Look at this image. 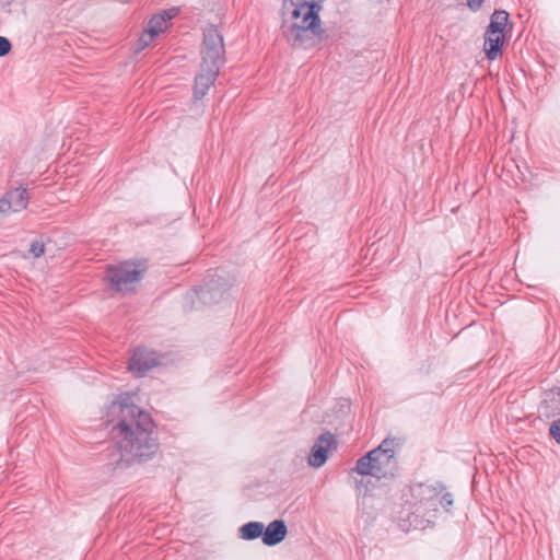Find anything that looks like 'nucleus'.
Masks as SVG:
<instances>
[{"label": "nucleus", "mask_w": 560, "mask_h": 560, "mask_svg": "<svg viewBox=\"0 0 560 560\" xmlns=\"http://www.w3.org/2000/svg\"><path fill=\"white\" fill-rule=\"evenodd\" d=\"M218 294H219V290L213 285H209L207 290H201L200 299L203 302H215L217 303L221 300V295L219 298H217Z\"/></svg>", "instance_id": "obj_18"}, {"label": "nucleus", "mask_w": 560, "mask_h": 560, "mask_svg": "<svg viewBox=\"0 0 560 560\" xmlns=\"http://www.w3.org/2000/svg\"><path fill=\"white\" fill-rule=\"evenodd\" d=\"M398 469L396 456L384 454V450H372L360 457L354 471L362 476H372L377 479L393 477Z\"/></svg>", "instance_id": "obj_3"}, {"label": "nucleus", "mask_w": 560, "mask_h": 560, "mask_svg": "<svg viewBox=\"0 0 560 560\" xmlns=\"http://www.w3.org/2000/svg\"><path fill=\"white\" fill-rule=\"evenodd\" d=\"M445 490L444 485L435 482L434 485L422 483L417 488L418 497L420 498V509L436 510V501L439 500L442 492Z\"/></svg>", "instance_id": "obj_10"}, {"label": "nucleus", "mask_w": 560, "mask_h": 560, "mask_svg": "<svg viewBox=\"0 0 560 560\" xmlns=\"http://www.w3.org/2000/svg\"><path fill=\"white\" fill-rule=\"evenodd\" d=\"M399 446L397 439H385L375 450H384V454L396 456V450Z\"/></svg>", "instance_id": "obj_17"}, {"label": "nucleus", "mask_w": 560, "mask_h": 560, "mask_svg": "<svg viewBox=\"0 0 560 560\" xmlns=\"http://www.w3.org/2000/svg\"><path fill=\"white\" fill-rule=\"evenodd\" d=\"M220 67L201 62L200 72L195 79V83H205L212 85L219 74Z\"/></svg>", "instance_id": "obj_13"}, {"label": "nucleus", "mask_w": 560, "mask_h": 560, "mask_svg": "<svg viewBox=\"0 0 560 560\" xmlns=\"http://www.w3.org/2000/svg\"><path fill=\"white\" fill-rule=\"evenodd\" d=\"M288 528L283 520H275L264 527L262 542L266 546H276L280 544L287 536Z\"/></svg>", "instance_id": "obj_11"}, {"label": "nucleus", "mask_w": 560, "mask_h": 560, "mask_svg": "<svg viewBox=\"0 0 560 560\" xmlns=\"http://www.w3.org/2000/svg\"><path fill=\"white\" fill-rule=\"evenodd\" d=\"M143 270L132 261L120 262L107 267V280L110 288L117 292H132L136 284L141 280Z\"/></svg>", "instance_id": "obj_4"}, {"label": "nucleus", "mask_w": 560, "mask_h": 560, "mask_svg": "<svg viewBox=\"0 0 560 560\" xmlns=\"http://www.w3.org/2000/svg\"><path fill=\"white\" fill-rule=\"evenodd\" d=\"M106 419L118 440L119 458L112 464L127 468L153 458L159 443L150 413L130 402L129 397H121L108 406Z\"/></svg>", "instance_id": "obj_1"}, {"label": "nucleus", "mask_w": 560, "mask_h": 560, "mask_svg": "<svg viewBox=\"0 0 560 560\" xmlns=\"http://www.w3.org/2000/svg\"><path fill=\"white\" fill-rule=\"evenodd\" d=\"M509 21V13L504 10H495L490 20V24L487 27L491 33H502Z\"/></svg>", "instance_id": "obj_16"}, {"label": "nucleus", "mask_w": 560, "mask_h": 560, "mask_svg": "<svg viewBox=\"0 0 560 560\" xmlns=\"http://www.w3.org/2000/svg\"><path fill=\"white\" fill-rule=\"evenodd\" d=\"M320 5L314 0H285L282 5L281 33L294 48L308 49L322 39Z\"/></svg>", "instance_id": "obj_2"}, {"label": "nucleus", "mask_w": 560, "mask_h": 560, "mask_svg": "<svg viewBox=\"0 0 560 560\" xmlns=\"http://www.w3.org/2000/svg\"><path fill=\"white\" fill-rule=\"evenodd\" d=\"M11 50H12L11 42L4 36H0V58L10 54Z\"/></svg>", "instance_id": "obj_21"}, {"label": "nucleus", "mask_w": 560, "mask_h": 560, "mask_svg": "<svg viewBox=\"0 0 560 560\" xmlns=\"http://www.w3.org/2000/svg\"><path fill=\"white\" fill-rule=\"evenodd\" d=\"M158 364V355L154 351L145 348H138L135 350L128 370L142 376L147 371L151 370Z\"/></svg>", "instance_id": "obj_8"}, {"label": "nucleus", "mask_w": 560, "mask_h": 560, "mask_svg": "<svg viewBox=\"0 0 560 560\" xmlns=\"http://www.w3.org/2000/svg\"><path fill=\"white\" fill-rule=\"evenodd\" d=\"M483 0H467V5L474 12L478 11L482 5Z\"/></svg>", "instance_id": "obj_24"}, {"label": "nucleus", "mask_w": 560, "mask_h": 560, "mask_svg": "<svg viewBox=\"0 0 560 560\" xmlns=\"http://www.w3.org/2000/svg\"><path fill=\"white\" fill-rule=\"evenodd\" d=\"M504 42V35L502 33H491L489 30L485 34V52L489 60H494L501 52V47Z\"/></svg>", "instance_id": "obj_12"}, {"label": "nucleus", "mask_w": 560, "mask_h": 560, "mask_svg": "<svg viewBox=\"0 0 560 560\" xmlns=\"http://www.w3.org/2000/svg\"><path fill=\"white\" fill-rule=\"evenodd\" d=\"M30 253L35 257L38 258L45 253V245L43 242L35 241L31 244Z\"/></svg>", "instance_id": "obj_19"}, {"label": "nucleus", "mask_w": 560, "mask_h": 560, "mask_svg": "<svg viewBox=\"0 0 560 560\" xmlns=\"http://www.w3.org/2000/svg\"><path fill=\"white\" fill-rule=\"evenodd\" d=\"M438 501L445 510H448L453 505V495L444 490Z\"/></svg>", "instance_id": "obj_22"}, {"label": "nucleus", "mask_w": 560, "mask_h": 560, "mask_svg": "<svg viewBox=\"0 0 560 560\" xmlns=\"http://www.w3.org/2000/svg\"><path fill=\"white\" fill-rule=\"evenodd\" d=\"M264 524L260 522H249L240 528V537L244 540H254L258 537L262 538Z\"/></svg>", "instance_id": "obj_15"}, {"label": "nucleus", "mask_w": 560, "mask_h": 560, "mask_svg": "<svg viewBox=\"0 0 560 560\" xmlns=\"http://www.w3.org/2000/svg\"><path fill=\"white\" fill-rule=\"evenodd\" d=\"M544 407L549 409L546 412V416L548 417L560 415V387H553L546 393Z\"/></svg>", "instance_id": "obj_14"}, {"label": "nucleus", "mask_w": 560, "mask_h": 560, "mask_svg": "<svg viewBox=\"0 0 560 560\" xmlns=\"http://www.w3.org/2000/svg\"><path fill=\"white\" fill-rule=\"evenodd\" d=\"M549 434L557 443L560 444V419L551 423Z\"/></svg>", "instance_id": "obj_23"}, {"label": "nucleus", "mask_w": 560, "mask_h": 560, "mask_svg": "<svg viewBox=\"0 0 560 560\" xmlns=\"http://www.w3.org/2000/svg\"><path fill=\"white\" fill-rule=\"evenodd\" d=\"M177 14V9L165 10L160 14H155L148 23V27L139 38L140 48L143 49L161 33L165 32L168 21Z\"/></svg>", "instance_id": "obj_6"}, {"label": "nucleus", "mask_w": 560, "mask_h": 560, "mask_svg": "<svg viewBox=\"0 0 560 560\" xmlns=\"http://www.w3.org/2000/svg\"><path fill=\"white\" fill-rule=\"evenodd\" d=\"M30 196L27 189L18 187L5 192L0 199V213L19 212L26 209Z\"/></svg>", "instance_id": "obj_7"}, {"label": "nucleus", "mask_w": 560, "mask_h": 560, "mask_svg": "<svg viewBox=\"0 0 560 560\" xmlns=\"http://www.w3.org/2000/svg\"><path fill=\"white\" fill-rule=\"evenodd\" d=\"M334 443L335 438L331 433L326 432L320 434L311 450L308 464L315 468L322 467L326 463L328 452Z\"/></svg>", "instance_id": "obj_9"}, {"label": "nucleus", "mask_w": 560, "mask_h": 560, "mask_svg": "<svg viewBox=\"0 0 560 560\" xmlns=\"http://www.w3.org/2000/svg\"><path fill=\"white\" fill-rule=\"evenodd\" d=\"M209 88H210V85H207L205 83H199V84L195 83L194 98L196 101L201 100L207 94Z\"/></svg>", "instance_id": "obj_20"}, {"label": "nucleus", "mask_w": 560, "mask_h": 560, "mask_svg": "<svg viewBox=\"0 0 560 560\" xmlns=\"http://www.w3.org/2000/svg\"><path fill=\"white\" fill-rule=\"evenodd\" d=\"M223 36L213 25L203 31L202 62L221 67L224 62Z\"/></svg>", "instance_id": "obj_5"}]
</instances>
